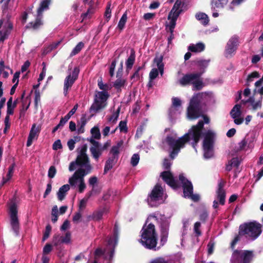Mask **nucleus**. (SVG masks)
<instances>
[{"label": "nucleus", "mask_w": 263, "mask_h": 263, "mask_svg": "<svg viewBox=\"0 0 263 263\" xmlns=\"http://www.w3.org/2000/svg\"><path fill=\"white\" fill-rule=\"evenodd\" d=\"M203 122L199 121L198 124L193 126L189 132L183 136L178 138L177 134L172 131L166 134V138L163 140L162 148L170 152V157L174 159L179 152L181 148L184 147L185 144L189 141H192L194 147L201 136V130L203 127Z\"/></svg>", "instance_id": "obj_1"}, {"label": "nucleus", "mask_w": 263, "mask_h": 263, "mask_svg": "<svg viewBox=\"0 0 263 263\" xmlns=\"http://www.w3.org/2000/svg\"><path fill=\"white\" fill-rule=\"evenodd\" d=\"M87 149L86 144L81 145L78 149V155L76 161L71 162L69 166L70 172L77 169L69 178L68 182L72 186H77L80 193H83L86 189L84 178L91 170L89 159L86 154Z\"/></svg>", "instance_id": "obj_2"}, {"label": "nucleus", "mask_w": 263, "mask_h": 263, "mask_svg": "<svg viewBox=\"0 0 263 263\" xmlns=\"http://www.w3.org/2000/svg\"><path fill=\"white\" fill-rule=\"evenodd\" d=\"M261 225L259 223L251 222L245 223L240 226L239 233L231 243V247L233 248L236 243L244 238L247 240H254L261 234Z\"/></svg>", "instance_id": "obj_3"}, {"label": "nucleus", "mask_w": 263, "mask_h": 263, "mask_svg": "<svg viewBox=\"0 0 263 263\" xmlns=\"http://www.w3.org/2000/svg\"><path fill=\"white\" fill-rule=\"evenodd\" d=\"M150 220L156 221L157 218L155 216H152L148 218L141 231L140 242L147 249H154L156 248L157 243V235L154 224L151 222L148 223Z\"/></svg>", "instance_id": "obj_4"}, {"label": "nucleus", "mask_w": 263, "mask_h": 263, "mask_svg": "<svg viewBox=\"0 0 263 263\" xmlns=\"http://www.w3.org/2000/svg\"><path fill=\"white\" fill-rule=\"evenodd\" d=\"M207 96L206 93L202 92L197 93L193 97L187 108V116L189 119H196L201 116L199 104L206 98Z\"/></svg>", "instance_id": "obj_5"}, {"label": "nucleus", "mask_w": 263, "mask_h": 263, "mask_svg": "<svg viewBox=\"0 0 263 263\" xmlns=\"http://www.w3.org/2000/svg\"><path fill=\"white\" fill-rule=\"evenodd\" d=\"M202 72L191 73L184 75L179 81L181 85L192 84L193 89H201L204 86L201 76Z\"/></svg>", "instance_id": "obj_6"}, {"label": "nucleus", "mask_w": 263, "mask_h": 263, "mask_svg": "<svg viewBox=\"0 0 263 263\" xmlns=\"http://www.w3.org/2000/svg\"><path fill=\"white\" fill-rule=\"evenodd\" d=\"M108 97L109 94L107 92L97 91L93 103L90 107V111L96 113L103 109L106 106V101Z\"/></svg>", "instance_id": "obj_7"}, {"label": "nucleus", "mask_w": 263, "mask_h": 263, "mask_svg": "<svg viewBox=\"0 0 263 263\" xmlns=\"http://www.w3.org/2000/svg\"><path fill=\"white\" fill-rule=\"evenodd\" d=\"M253 255L252 252L244 250H235L231 256V263H251Z\"/></svg>", "instance_id": "obj_8"}, {"label": "nucleus", "mask_w": 263, "mask_h": 263, "mask_svg": "<svg viewBox=\"0 0 263 263\" xmlns=\"http://www.w3.org/2000/svg\"><path fill=\"white\" fill-rule=\"evenodd\" d=\"M117 243L116 236L109 238L107 241V248L103 251L101 249H97L95 251V260L94 263H97V257L103 255L106 258L111 259L113 257L114 249Z\"/></svg>", "instance_id": "obj_9"}, {"label": "nucleus", "mask_w": 263, "mask_h": 263, "mask_svg": "<svg viewBox=\"0 0 263 263\" xmlns=\"http://www.w3.org/2000/svg\"><path fill=\"white\" fill-rule=\"evenodd\" d=\"M163 189L157 184L147 198V202L151 206H156L163 202Z\"/></svg>", "instance_id": "obj_10"}, {"label": "nucleus", "mask_w": 263, "mask_h": 263, "mask_svg": "<svg viewBox=\"0 0 263 263\" xmlns=\"http://www.w3.org/2000/svg\"><path fill=\"white\" fill-rule=\"evenodd\" d=\"M203 148L204 157L205 158H210L213 155V147L215 133L212 130H208L203 134Z\"/></svg>", "instance_id": "obj_11"}, {"label": "nucleus", "mask_w": 263, "mask_h": 263, "mask_svg": "<svg viewBox=\"0 0 263 263\" xmlns=\"http://www.w3.org/2000/svg\"><path fill=\"white\" fill-rule=\"evenodd\" d=\"M179 179L182 184L184 196L190 198L194 201H198L200 197L197 194H193V187L191 182L186 179L182 174L179 175Z\"/></svg>", "instance_id": "obj_12"}, {"label": "nucleus", "mask_w": 263, "mask_h": 263, "mask_svg": "<svg viewBox=\"0 0 263 263\" xmlns=\"http://www.w3.org/2000/svg\"><path fill=\"white\" fill-rule=\"evenodd\" d=\"M10 225L16 235H18L20 229V223L17 216V206L15 203H12L9 207Z\"/></svg>", "instance_id": "obj_13"}, {"label": "nucleus", "mask_w": 263, "mask_h": 263, "mask_svg": "<svg viewBox=\"0 0 263 263\" xmlns=\"http://www.w3.org/2000/svg\"><path fill=\"white\" fill-rule=\"evenodd\" d=\"M50 3V0H44L41 2L37 9L36 21L34 23H30V27L33 29H37L43 25L41 21L42 13L45 10L48 9Z\"/></svg>", "instance_id": "obj_14"}, {"label": "nucleus", "mask_w": 263, "mask_h": 263, "mask_svg": "<svg viewBox=\"0 0 263 263\" xmlns=\"http://www.w3.org/2000/svg\"><path fill=\"white\" fill-rule=\"evenodd\" d=\"M79 71V69L77 67H76L74 68L72 71L70 72L65 78L63 87V92L65 96L67 95L69 90L78 79Z\"/></svg>", "instance_id": "obj_15"}, {"label": "nucleus", "mask_w": 263, "mask_h": 263, "mask_svg": "<svg viewBox=\"0 0 263 263\" xmlns=\"http://www.w3.org/2000/svg\"><path fill=\"white\" fill-rule=\"evenodd\" d=\"M12 28V23L8 18H3L0 21V41L8 37Z\"/></svg>", "instance_id": "obj_16"}, {"label": "nucleus", "mask_w": 263, "mask_h": 263, "mask_svg": "<svg viewBox=\"0 0 263 263\" xmlns=\"http://www.w3.org/2000/svg\"><path fill=\"white\" fill-rule=\"evenodd\" d=\"M154 65L157 68L154 67L149 72V78L150 80H153L158 76L159 72L161 76H162L164 72V64L162 63V58H156L154 60Z\"/></svg>", "instance_id": "obj_17"}, {"label": "nucleus", "mask_w": 263, "mask_h": 263, "mask_svg": "<svg viewBox=\"0 0 263 263\" xmlns=\"http://www.w3.org/2000/svg\"><path fill=\"white\" fill-rule=\"evenodd\" d=\"M239 44V39L236 35L232 36L229 40L226 48V54L227 57L231 56L235 52Z\"/></svg>", "instance_id": "obj_18"}, {"label": "nucleus", "mask_w": 263, "mask_h": 263, "mask_svg": "<svg viewBox=\"0 0 263 263\" xmlns=\"http://www.w3.org/2000/svg\"><path fill=\"white\" fill-rule=\"evenodd\" d=\"M90 142L92 144V146L90 148V152L93 158L98 161L100 156L102 155L103 148L99 142L96 141L92 138L89 140Z\"/></svg>", "instance_id": "obj_19"}, {"label": "nucleus", "mask_w": 263, "mask_h": 263, "mask_svg": "<svg viewBox=\"0 0 263 263\" xmlns=\"http://www.w3.org/2000/svg\"><path fill=\"white\" fill-rule=\"evenodd\" d=\"M240 108L241 105L236 104L230 112L232 118L234 119V123L237 125L241 124L243 121V118L241 117Z\"/></svg>", "instance_id": "obj_20"}, {"label": "nucleus", "mask_w": 263, "mask_h": 263, "mask_svg": "<svg viewBox=\"0 0 263 263\" xmlns=\"http://www.w3.org/2000/svg\"><path fill=\"white\" fill-rule=\"evenodd\" d=\"M160 176L162 179L171 187L176 189L178 187L177 181L170 171H164L161 173Z\"/></svg>", "instance_id": "obj_21"}, {"label": "nucleus", "mask_w": 263, "mask_h": 263, "mask_svg": "<svg viewBox=\"0 0 263 263\" xmlns=\"http://www.w3.org/2000/svg\"><path fill=\"white\" fill-rule=\"evenodd\" d=\"M40 127L39 126H36L35 124L32 125L28 137L26 144L27 146H30L32 144L33 141L34 140L37 139L38 135L40 132Z\"/></svg>", "instance_id": "obj_22"}, {"label": "nucleus", "mask_w": 263, "mask_h": 263, "mask_svg": "<svg viewBox=\"0 0 263 263\" xmlns=\"http://www.w3.org/2000/svg\"><path fill=\"white\" fill-rule=\"evenodd\" d=\"M225 182L220 180L218 182V189L216 192L217 199L219 200L221 204L223 205L225 202L226 193L223 189Z\"/></svg>", "instance_id": "obj_23"}, {"label": "nucleus", "mask_w": 263, "mask_h": 263, "mask_svg": "<svg viewBox=\"0 0 263 263\" xmlns=\"http://www.w3.org/2000/svg\"><path fill=\"white\" fill-rule=\"evenodd\" d=\"M181 104V101L178 98H172V106L169 110V114L171 117H173L175 111L178 110V107H180Z\"/></svg>", "instance_id": "obj_24"}, {"label": "nucleus", "mask_w": 263, "mask_h": 263, "mask_svg": "<svg viewBox=\"0 0 263 263\" xmlns=\"http://www.w3.org/2000/svg\"><path fill=\"white\" fill-rule=\"evenodd\" d=\"M161 241L163 243L166 242L168 233V223L164 222L160 226Z\"/></svg>", "instance_id": "obj_25"}, {"label": "nucleus", "mask_w": 263, "mask_h": 263, "mask_svg": "<svg viewBox=\"0 0 263 263\" xmlns=\"http://www.w3.org/2000/svg\"><path fill=\"white\" fill-rule=\"evenodd\" d=\"M178 16L177 14L172 15V16L169 17L168 15V20H170V22L166 25V29L170 32V33L172 34L174 32V29L176 26V22Z\"/></svg>", "instance_id": "obj_26"}, {"label": "nucleus", "mask_w": 263, "mask_h": 263, "mask_svg": "<svg viewBox=\"0 0 263 263\" xmlns=\"http://www.w3.org/2000/svg\"><path fill=\"white\" fill-rule=\"evenodd\" d=\"M70 190V185L69 184H64L62 185L59 190L57 193L58 198L60 201H62L68 192Z\"/></svg>", "instance_id": "obj_27"}, {"label": "nucleus", "mask_w": 263, "mask_h": 263, "mask_svg": "<svg viewBox=\"0 0 263 263\" xmlns=\"http://www.w3.org/2000/svg\"><path fill=\"white\" fill-rule=\"evenodd\" d=\"M228 3V0H212L211 2V9L215 11L216 8H222Z\"/></svg>", "instance_id": "obj_28"}, {"label": "nucleus", "mask_w": 263, "mask_h": 263, "mask_svg": "<svg viewBox=\"0 0 263 263\" xmlns=\"http://www.w3.org/2000/svg\"><path fill=\"white\" fill-rule=\"evenodd\" d=\"M15 168V164L13 163L9 167H8V171L6 175V176L5 177H3L2 179V181L1 183V185H3L4 184H5L6 182H7L8 181H9L11 178H12L14 171Z\"/></svg>", "instance_id": "obj_29"}, {"label": "nucleus", "mask_w": 263, "mask_h": 263, "mask_svg": "<svg viewBox=\"0 0 263 263\" xmlns=\"http://www.w3.org/2000/svg\"><path fill=\"white\" fill-rule=\"evenodd\" d=\"M123 144V141L121 140L119 141L116 145L113 146L111 149L110 153L112 154V157L115 159H118V154L119 153L120 149Z\"/></svg>", "instance_id": "obj_30"}, {"label": "nucleus", "mask_w": 263, "mask_h": 263, "mask_svg": "<svg viewBox=\"0 0 263 263\" xmlns=\"http://www.w3.org/2000/svg\"><path fill=\"white\" fill-rule=\"evenodd\" d=\"M127 84L126 80L123 78H118L114 83V87L118 90H121Z\"/></svg>", "instance_id": "obj_31"}, {"label": "nucleus", "mask_w": 263, "mask_h": 263, "mask_svg": "<svg viewBox=\"0 0 263 263\" xmlns=\"http://www.w3.org/2000/svg\"><path fill=\"white\" fill-rule=\"evenodd\" d=\"M181 5V2L180 1L177 0L175 2L173 8L172 9L171 11L169 13V17L172 16V15L173 14H177V16H179L180 12H181V9L180 7Z\"/></svg>", "instance_id": "obj_32"}, {"label": "nucleus", "mask_w": 263, "mask_h": 263, "mask_svg": "<svg viewBox=\"0 0 263 263\" xmlns=\"http://www.w3.org/2000/svg\"><path fill=\"white\" fill-rule=\"evenodd\" d=\"M204 49V45L201 43H199L196 44H191L189 47V50L194 52H200L203 51Z\"/></svg>", "instance_id": "obj_33"}, {"label": "nucleus", "mask_w": 263, "mask_h": 263, "mask_svg": "<svg viewBox=\"0 0 263 263\" xmlns=\"http://www.w3.org/2000/svg\"><path fill=\"white\" fill-rule=\"evenodd\" d=\"M196 18L203 25H206L209 22V19L208 15L202 12H199L196 14Z\"/></svg>", "instance_id": "obj_34"}, {"label": "nucleus", "mask_w": 263, "mask_h": 263, "mask_svg": "<svg viewBox=\"0 0 263 263\" xmlns=\"http://www.w3.org/2000/svg\"><path fill=\"white\" fill-rule=\"evenodd\" d=\"M135 61V54L133 50L131 51L130 54L125 62L127 69H131Z\"/></svg>", "instance_id": "obj_35"}, {"label": "nucleus", "mask_w": 263, "mask_h": 263, "mask_svg": "<svg viewBox=\"0 0 263 263\" xmlns=\"http://www.w3.org/2000/svg\"><path fill=\"white\" fill-rule=\"evenodd\" d=\"M117 160V159L113 157H110L107 160L104 167V173H106L109 170L112 168L116 163Z\"/></svg>", "instance_id": "obj_36"}, {"label": "nucleus", "mask_w": 263, "mask_h": 263, "mask_svg": "<svg viewBox=\"0 0 263 263\" xmlns=\"http://www.w3.org/2000/svg\"><path fill=\"white\" fill-rule=\"evenodd\" d=\"M260 99H261V100H259V101H257V102L254 103V98L253 97H250L247 100H246L245 101H244V103H247V102L251 103L252 105L253 108L254 109H257L258 108H261V99H262L261 96L260 97Z\"/></svg>", "instance_id": "obj_37"}, {"label": "nucleus", "mask_w": 263, "mask_h": 263, "mask_svg": "<svg viewBox=\"0 0 263 263\" xmlns=\"http://www.w3.org/2000/svg\"><path fill=\"white\" fill-rule=\"evenodd\" d=\"M89 4L90 6V8L88 9L86 13L83 14L81 15V17L82 18V21L85 20L90 18L91 17L92 14L94 13V10H93V8H92L93 7L92 2L91 1L90 2Z\"/></svg>", "instance_id": "obj_38"}, {"label": "nucleus", "mask_w": 263, "mask_h": 263, "mask_svg": "<svg viewBox=\"0 0 263 263\" xmlns=\"http://www.w3.org/2000/svg\"><path fill=\"white\" fill-rule=\"evenodd\" d=\"M108 209L107 208H104L102 209L94 212L93 214V218L96 220L101 219L104 214L107 213Z\"/></svg>", "instance_id": "obj_39"}, {"label": "nucleus", "mask_w": 263, "mask_h": 263, "mask_svg": "<svg viewBox=\"0 0 263 263\" xmlns=\"http://www.w3.org/2000/svg\"><path fill=\"white\" fill-rule=\"evenodd\" d=\"M210 61V60H199L197 61V64L202 70L201 72L203 73L204 72V69L208 66Z\"/></svg>", "instance_id": "obj_40"}, {"label": "nucleus", "mask_w": 263, "mask_h": 263, "mask_svg": "<svg viewBox=\"0 0 263 263\" xmlns=\"http://www.w3.org/2000/svg\"><path fill=\"white\" fill-rule=\"evenodd\" d=\"M127 20V14L126 13H124L121 18H120L118 24V28L120 30H122L124 28L125 25L126 24V22Z\"/></svg>", "instance_id": "obj_41"}, {"label": "nucleus", "mask_w": 263, "mask_h": 263, "mask_svg": "<svg viewBox=\"0 0 263 263\" xmlns=\"http://www.w3.org/2000/svg\"><path fill=\"white\" fill-rule=\"evenodd\" d=\"M84 47V44L82 42H79L74 48L70 53V56H73L78 53Z\"/></svg>", "instance_id": "obj_42"}, {"label": "nucleus", "mask_w": 263, "mask_h": 263, "mask_svg": "<svg viewBox=\"0 0 263 263\" xmlns=\"http://www.w3.org/2000/svg\"><path fill=\"white\" fill-rule=\"evenodd\" d=\"M91 133L92 134V139H99L100 138L101 134L99 128L97 126L93 127L91 129Z\"/></svg>", "instance_id": "obj_43"}, {"label": "nucleus", "mask_w": 263, "mask_h": 263, "mask_svg": "<svg viewBox=\"0 0 263 263\" xmlns=\"http://www.w3.org/2000/svg\"><path fill=\"white\" fill-rule=\"evenodd\" d=\"M91 194H89L87 196H86L83 199H82L79 203V209L80 210H83L85 208L87 203L88 202V200L90 197Z\"/></svg>", "instance_id": "obj_44"}, {"label": "nucleus", "mask_w": 263, "mask_h": 263, "mask_svg": "<svg viewBox=\"0 0 263 263\" xmlns=\"http://www.w3.org/2000/svg\"><path fill=\"white\" fill-rule=\"evenodd\" d=\"M98 85L99 88L103 90V91L107 92V90L110 89V87L106 84H103L102 79H100L98 81Z\"/></svg>", "instance_id": "obj_45"}, {"label": "nucleus", "mask_w": 263, "mask_h": 263, "mask_svg": "<svg viewBox=\"0 0 263 263\" xmlns=\"http://www.w3.org/2000/svg\"><path fill=\"white\" fill-rule=\"evenodd\" d=\"M62 243H69L71 241V233L69 232H67L64 236H62Z\"/></svg>", "instance_id": "obj_46"}, {"label": "nucleus", "mask_w": 263, "mask_h": 263, "mask_svg": "<svg viewBox=\"0 0 263 263\" xmlns=\"http://www.w3.org/2000/svg\"><path fill=\"white\" fill-rule=\"evenodd\" d=\"M77 139V137H74V139H71L68 141L67 145L70 151H72L74 149Z\"/></svg>", "instance_id": "obj_47"}, {"label": "nucleus", "mask_w": 263, "mask_h": 263, "mask_svg": "<svg viewBox=\"0 0 263 263\" xmlns=\"http://www.w3.org/2000/svg\"><path fill=\"white\" fill-rule=\"evenodd\" d=\"M119 109H118L116 112H114L111 116V117H110L108 118V121L110 122H111L112 123H116L118 120V118L119 117Z\"/></svg>", "instance_id": "obj_48"}, {"label": "nucleus", "mask_w": 263, "mask_h": 263, "mask_svg": "<svg viewBox=\"0 0 263 263\" xmlns=\"http://www.w3.org/2000/svg\"><path fill=\"white\" fill-rule=\"evenodd\" d=\"M5 123V128L4 129V133L6 134L8 130V129H9L10 127V118L9 115H7L5 118L4 121Z\"/></svg>", "instance_id": "obj_49"}, {"label": "nucleus", "mask_w": 263, "mask_h": 263, "mask_svg": "<svg viewBox=\"0 0 263 263\" xmlns=\"http://www.w3.org/2000/svg\"><path fill=\"white\" fill-rule=\"evenodd\" d=\"M142 67H138L134 73L133 74V76L131 77V79L134 80V81H137L138 79H139L140 77V74L139 73L140 70L142 69Z\"/></svg>", "instance_id": "obj_50"}, {"label": "nucleus", "mask_w": 263, "mask_h": 263, "mask_svg": "<svg viewBox=\"0 0 263 263\" xmlns=\"http://www.w3.org/2000/svg\"><path fill=\"white\" fill-rule=\"evenodd\" d=\"M248 142L246 139H242L238 143V149L239 151L244 150L247 146Z\"/></svg>", "instance_id": "obj_51"}, {"label": "nucleus", "mask_w": 263, "mask_h": 263, "mask_svg": "<svg viewBox=\"0 0 263 263\" xmlns=\"http://www.w3.org/2000/svg\"><path fill=\"white\" fill-rule=\"evenodd\" d=\"M139 156L138 154H134L131 158V164L133 166H136L139 161Z\"/></svg>", "instance_id": "obj_52"}, {"label": "nucleus", "mask_w": 263, "mask_h": 263, "mask_svg": "<svg viewBox=\"0 0 263 263\" xmlns=\"http://www.w3.org/2000/svg\"><path fill=\"white\" fill-rule=\"evenodd\" d=\"M16 106V103H13L11 104H7V114L8 115H12L13 113V109Z\"/></svg>", "instance_id": "obj_53"}, {"label": "nucleus", "mask_w": 263, "mask_h": 263, "mask_svg": "<svg viewBox=\"0 0 263 263\" xmlns=\"http://www.w3.org/2000/svg\"><path fill=\"white\" fill-rule=\"evenodd\" d=\"M51 231V226L50 225H47L46 227V230L44 233V236L43 237V241H45L46 239H47L49 237Z\"/></svg>", "instance_id": "obj_54"}, {"label": "nucleus", "mask_w": 263, "mask_h": 263, "mask_svg": "<svg viewBox=\"0 0 263 263\" xmlns=\"http://www.w3.org/2000/svg\"><path fill=\"white\" fill-rule=\"evenodd\" d=\"M57 173V170L54 166H51L50 167L48 172V176L50 178H53Z\"/></svg>", "instance_id": "obj_55"}, {"label": "nucleus", "mask_w": 263, "mask_h": 263, "mask_svg": "<svg viewBox=\"0 0 263 263\" xmlns=\"http://www.w3.org/2000/svg\"><path fill=\"white\" fill-rule=\"evenodd\" d=\"M62 236L59 235H55L53 237V243L54 246H58L59 245L62 243Z\"/></svg>", "instance_id": "obj_56"}, {"label": "nucleus", "mask_w": 263, "mask_h": 263, "mask_svg": "<svg viewBox=\"0 0 263 263\" xmlns=\"http://www.w3.org/2000/svg\"><path fill=\"white\" fill-rule=\"evenodd\" d=\"M200 226L201 224L199 222H196L194 224V231L197 236H199L201 234V233L199 229Z\"/></svg>", "instance_id": "obj_57"}, {"label": "nucleus", "mask_w": 263, "mask_h": 263, "mask_svg": "<svg viewBox=\"0 0 263 263\" xmlns=\"http://www.w3.org/2000/svg\"><path fill=\"white\" fill-rule=\"evenodd\" d=\"M259 77V74L258 72H257L256 71H254L248 76L247 81H248V82H252V81H253V79L258 78Z\"/></svg>", "instance_id": "obj_58"}, {"label": "nucleus", "mask_w": 263, "mask_h": 263, "mask_svg": "<svg viewBox=\"0 0 263 263\" xmlns=\"http://www.w3.org/2000/svg\"><path fill=\"white\" fill-rule=\"evenodd\" d=\"M150 263H169L168 261L165 260L163 257H158L152 259Z\"/></svg>", "instance_id": "obj_59"}, {"label": "nucleus", "mask_w": 263, "mask_h": 263, "mask_svg": "<svg viewBox=\"0 0 263 263\" xmlns=\"http://www.w3.org/2000/svg\"><path fill=\"white\" fill-rule=\"evenodd\" d=\"M62 148V145L60 140H56L52 145V148L54 150H58Z\"/></svg>", "instance_id": "obj_60"}, {"label": "nucleus", "mask_w": 263, "mask_h": 263, "mask_svg": "<svg viewBox=\"0 0 263 263\" xmlns=\"http://www.w3.org/2000/svg\"><path fill=\"white\" fill-rule=\"evenodd\" d=\"M119 128L121 132H126L127 128L126 127V122L125 121H121L119 125Z\"/></svg>", "instance_id": "obj_61"}, {"label": "nucleus", "mask_w": 263, "mask_h": 263, "mask_svg": "<svg viewBox=\"0 0 263 263\" xmlns=\"http://www.w3.org/2000/svg\"><path fill=\"white\" fill-rule=\"evenodd\" d=\"M116 61L114 60L112 62V63L110 66V68H109V74L111 77H112L114 74V71H115V69L116 67Z\"/></svg>", "instance_id": "obj_62"}, {"label": "nucleus", "mask_w": 263, "mask_h": 263, "mask_svg": "<svg viewBox=\"0 0 263 263\" xmlns=\"http://www.w3.org/2000/svg\"><path fill=\"white\" fill-rule=\"evenodd\" d=\"M60 41H58V42H54V43H52L47 48V49L46 50V52H48L51 50H52V49H55L60 44Z\"/></svg>", "instance_id": "obj_63"}, {"label": "nucleus", "mask_w": 263, "mask_h": 263, "mask_svg": "<svg viewBox=\"0 0 263 263\" xmlns=\"http://www.w3.org/2000/svg\"><path fill=\"white\" fill-rule=\"evenodd\" d=\"M155 16L154 13H146L143 15V18L146 21H149L152 20Z\"/></svg>", "instance_id": "obj_64"}]
</instances>
